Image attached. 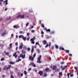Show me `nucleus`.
Wrapping results in <instances>:
<instances>
[{
	"label": "nucleus",
	"mask_w": 78,
	"mask_h": 78,
	"mask_svg": "<svg viewBox=\"0 0 78 78\" xmlns=\"http://www.w3.org/2000/svg\"><path fill=\"white\" fill-rule=\"evenodd\" d=\"M69 55L70 56H72V54H69Z\"/></svg>",
	"instance_id": "774afa93"
},
{
	"label": "nucleus",
	"mask_w": 78,
	"mask_h": 78,
	"mask_svg": "<svg viewBox=\"0 0 78 78\" xmlns=\"http://www.w3.org/2000/svg\"><path fill=\"white\" fill-rule=\"evenodd\" d=\"M70 75V73H68L67 75L68 76V77H69V75Z\"/></svg>",
	"instance_id": "c03bdc74"
},
{
	"label": "nucleus",
	"mask_w": 78,
	"mask_h": 78,
	"mask_svg": "<svg viewBox=\"0 0 78 78\" xmlns=\"http://www.w3.org/2000/svg\"><path fill=\"white\" fill-rule=\"evenodd\" d=\"M5 55H7V56H9V53L6 52Z\"/></svg>",
	"instance_id": "cd10ccee"
},
{
	"label": "nucleus",
	"mask_w": 78,
	"mask_h": 78,
	"mask_svg": "<svg viewBox=\"0 0 78 78\" xmlns=\"http://www.w3.org/2000/svg\"><path fill=\"white\" fill-rule=\"evenodd\" d=\"M43 44L44 45H45V44H47V41L45 40L43 42Z\"/></svg>",
	"instance_id": "9b49d317"
},
{
	"label": "nucleus",
	"mask_w": 78,
	"mask_h": 78,
	"mask_svg": "<svg viewBox=\"0 0 78 78\" xmlns=\"http://www.w3.org/2000/svg\"><path fill=\"white\" fill-rule=\"evenodd\" d=\"M20 28V26H16V29H18V28Z\"/></svg>",
	"instance_id": "bb28decb"
},
{
	"label": "nucleus",
	"mask_w": 78,
	"mask_h": 78,
	"mask_svg": "<svg viewBox=\"0 0 78 78\" xmlns=\"http://www.w3.org/2000/svg\"><path fill=\"white\" fill-rule=\"evenodd\" d=\"M56 69V66H53V70H55Z\"/></svg>",
	"instance_id": "4468645a"
},
{
	"label": "nucleus",
	"mask_w": 78,
	"mask_h": 78,
	"mask_svg": "<svg viewBox=\"0 0 78 78\" xmlns=\"http://www.w3.org/2000/svg\"><path fill=\"white\" fill-rule=\"evenodd\" d=\"M41 34H44V32L43 31H41Z\"/></svg>",
	"instance_id": "bf43d9fd"
},
{
	"label": "nucleus",
	"mask_w": 78,
	"mask_h": 78,
	"mask_svg": "<svg viewBox=\"0 0 78 78\" xmlns=\"http://www.w3.org/2000/svg\"><path fill=\"white\" fill-rule=\"evenodd\" d=\"M23 55L22 54H21L20 55V57H22V56Z\"/></svg>",
	"instance_id": "09e8293b"
},
{
	"label": "nucleus",
	"mask_w": 78,
	"mask_h": 78,
	"mask_svg": "<svg viewBox=\"0 0 78 78\" xmlns=\"http://www.w3.org/2000/svg\"><path fill=\"white\" fill-rule=\"evenodd\" d=\"M31 65H34V63L31 62Z\"/></svg>",
	"instance_id": "603ef678"
},
{
	"label": "nucleus",
	"mask_w": 78,
	"mask_h": 78,
	"mask_svg": "<svg viewBox=\"0 0 78 78\" xmlns=\"http://www.w3.org/2000/svg\"><path fill=\"white\" fill-rule=\"evenodd\" d=\"M23 47H22V46L20 45L19 47V49H22Z\"/></svg>",
	"instance_id": "ddd939ff"
},
{
	"label": "nucleus",
	"mask_w": 78,
	"mask_h": 78,
	"mask_svg": "<svg viewBox=\"0 0 78 78\" xmlns=\"http://www.w3.org/2000/svg\"><path fill=\"white\" fill-rule=\"evenodd\" d=\"M30 48H27V51H30Z\"/></svg>",
	"instance_id": "a878e982"
},
{
	"label": "nucleus",
	"mask_w": 78,
	"mask_h": 78,
	"mask_svg": "<svg viewBox=\"0 0 78 78\" xmlns=\"http://www.w3.org/2000/svg\"><path fill=\"white\" fill-rule=\"evenodd\" d=\"M44 30H45V31H46L47 30V28H46V27H45L44 28Z\"/></svg>",
	"instance_id": "a18cd8bd"
},
{
	"label": "nucleus",
	"mask_w": 78,
	"mask_h": 78,
	"mask_svg": "<svg viewBox=\"0 0 78 78\" xmlns=\"http://www.w3.org/2000/svg\"><path fill=\"white\" fill-rule=\"evenodd\" d=\"M61 49L62 50L65 51V49H64V48H62V46H61L59 48V50H61Z\"/></svg>",
	"instance_id": "0eeeda50"
},
{
	"label": "nucleus",
	"mask_w": 78,
	"mask_h": 78,
	"mask_svg": "<svg viewBox=\"0 0 78 78\" xmlns=\"http://www.w3.org/2000/svg\"><path fill=\"white\" fill-rule=\"evenodd\" d=\"M24 73L25 75H27V71H24Z\"/></svg>",
	"instance_id": "4be33fe9"
},
{
	"label": "nucleus",
	"mask_w": 78,
	"mask_h": 78,
	"mask_svg": "<svg viewBox=\"0 0 78 78\" xmlns=\"http://www.w3.org/2000/svg\"><path fill=\"white\" fill-rule=\"evenodd\" d=\"M24 16H25V14H23V15H20L17 16V17H16V18H18L19 17H20L21 18L23 19V18H24Z\"/></svg>",
	"instance_id": "20e7f679"
},
{
	"label": "nucleus",
	"mask_w": 78,
	"mask_h": 78,
	"mask_svg": "<svg viewBox=\"0 0 78 78\" xmlns=\"http://www.w3.org/2000/svg\"><path fill=\"white\" fill-rule=\"evenodd\" d=\"M59 69H57L56 70H55V72H59Z\"/></svg>",
	"instance_id": "f3484780"
},
{
	"label": "nucleus",
	"mask_w": 78,
	"mask_h": 78,
	"mask_svg": "<svg viewBox=\"0 0 78 78\" xmlns=\"http://www.w3.org/2000/svg\"><path fill=\"white\" fill-rule=\"evenodd\" d=\"M9 64H13V63L12 62H9Z\"/></svg>",
	"instance_id": "58836bf2"
},
{
	"label": "nucleus",
	"mask_w": 78,
	"mask_h": 78,
	"mask_svg": "<svg viewBox=\"0 0 78 78\" xmlns=\"http://www.w3.org/2000/svg\"><path fill=\"white\" fill-rule=\"evenodd\" d=\"M49 69L48 68H47L46 69H45V70L46 71H48V70H49Z\"/></svg>",
	"instance_id": "72a5a7b5"
},
{
	"label": "nucleus",
	"mask_w": 78,
	"mask_h": 78,
	"mask_svg": "<svg viewBox=\"0 0 78 78\" xmlns=\"http://www.w3.org/2000/svg\"><path fill=\"white\" fill-rule=\"evenodd\" d=\"M8 10V9L6 8L5 9V11H7Z\"/></svg>",
	"instance_id": "0e129e2a"
},
{
	"label": "nucleus",
	"mask_w": 78,
	"mask_h": 78,
	"mask_svg": "<svg viewBox=\"0 0 78 78\" xmlns=\"http://www.w3.org/2000/svg\"><path fill=\"white\" fill-rule=\"evenodd\" d=\"M15 45H16V46H17V45H18V43H16Z\"/></svg>",
	"instance_id": "de8ad7c7"
},
{
	"label": "nucleus",
	"mask_w": 78,
	"mask_h": 78,
	"mask_svg": "<svg viewBox=\"0 0 78 78\" xmlns=\"http://www.w3.org/2000/svg\"><path fill=\"white\" fill-rule=\"evenodd\" d=\"M65 51L66 53H69V51L68 50H65Z\"/></svg>",
	"instance_id": "b1692460"
},
{
	"label": "nucleus",
	"mask_w": 78,
	"mask_h": 78,
	"mask_svg": "<svg viewBox=\"0 0 78 78\" xmlns=\"http://www.w3.org/2000/svg\"><path fill=\"white\" fill-rule=\"evenodd\" d=\"M35 44L36 45H39V43L38 42H36Z\"/></svg>",
	"instance_id": "c9c22d12"
},
{
	"label": "nucleus",
	"mask_w": 78,
	"mask_h": 78,
	"mask_svg": "<svg viewBox=\"0 0 78 78\" xmlns=\"http://www.w3.org/2000/svg\"><path fill=\"white\" fill-rule=\"evenodd\" d=\"M17 57V55H16L15 56V58H16Z\"/></svg>",
	"instance_id": "864d4df0"
},
{
	"label": "nucleus",
	"mask_w": 78,
	"mask_h": 78,
	"mask_svg": "<svg viewBox=\"0 0 78 78\" xmlns=\"http://www.w3.org/2000/svg\"><path fill=\"white\" fill-rule=\"evenodd\" d=\"M30 40L31 41L32 44H34V43H35V42H34V38H31L30 39Z\"/></svg>",
	"instance_id": "39448f33"
},
{
	"label": "nucleus",
	"mask_w": 78,
	"mask_h": 78,
	"mask_svg": "<svg viewBox=\"0 0 78 78\" xmlns=\"http://www.w3.org/2000/svg\"><path fill=\"white\" fill-rule=\"evenodd\" d=\"M35 56H36V53H35L34 55V56H33L34 58H35Z\"/></svg>",
	"instance_id": "4c0bfd02"
},
{
	"label": "nucleus",
	"mask_w": 78,
	"mask_h": 78,
	"mask_svg": "<svg viewBox=\"0 0 78 78\" xmlns=\"http://www.w3.org/2000/svg\"><path fill=\"white\" fill-rule=\"evenodd\" d=\"M22 54H25V51H23V50H22Z\"/></svg>",
	"instance_id": "c85d7f7f"
},
{
	"label": "nucleus",
	"mask_w": 78,
	"mask_h": 78,
	"mask_svg": "<svg viewBox=\"0 0 78 78\" xmlns=\"http://www.w3.org/2000/svg\"><path fill=\"white\" fill-rule=\"evenodd\" d=\"M61 64H64V62H62L60 63Z\"/></svg>",
	"instance_id": "473e14b6"
},
{
	"label": "nucleus",
	"mask_w": 78,
	"mask_h": 78,
	"mask_svg": "<svg viewBox=\"0 0 78 78\" xmlns=\"http://www.w3.org/2000/svg\"><path fill=\"white\" fill-rule=\"evenodd\" d=\"M2 77H3V78H4V77H5V75H3Z\"/></svg>",
	"instance_id": "69168bd1"
},
{
	"label": "nucleus",
	"mask_w": 78,
	"mask_h": 78,
	"mask_svg": "<svg viewBox=\"0 0 78 78\" xmlns=\"http://www.w3.org/2000/svg\"><path fill=\"white\" fill-rule=\"evenodd\" d=\"M5 59V58H1V61H3V60H4Z\"/></svg>",
	"instance_id": "6ab92c4d"
},
{
	"label": "nucleus",
	"mask_w": 78,
	"mask_h": 78,
	"mask_svg": "<svg viewBox=\"0 0 78 78\" xmlns=\"http://www.w3.org/2000/svg\"><path fill=\"white\" fill-rule=\"evenodd\" d=\"M32 33H34V30H32Z\"/></svg>",
	"instance_id": "680f3d73"
},
{
	"label": "nucleus",
	"mask_w": 78,
	"mask_h": 78,
	"mask_svg": "<svg viewBox=\"0 0 78 78\" xmlns=\"http://www.w3.org/2000/svg\"><path fill=\"white\" fill-rule=\"evenodd\" d=\"M33 51H34V49L32 48L31 51V53H33Z\"/></svg>",
	"instance_id": "2f4dec72"
},
{
	"label": "nucleus",
	"mask_w": 78,
	"mask_h": 78,
	"mask_svg": "<svg viewBox=\"0 0 78 78\" xmlns=\"http://www.w3.org/2000/svg\"><path fill=\"white\" fill-rule=\"evenodd\" d=\"M3 45L2 44H0V47H3Z\"/></svg>",
	"instance_id": "13d9d810"
},
{
	"label": "nucleus",
	"mask_w": 78,
	"mask_h": 78,
	"mask_svg": "<svg viewBox=\"0 0 78 78\" xmlns=\"http://www.w3.org/2000/svg\"><path fill=\"white\" fill-rule=\"evenodd\" d=\"M69 75H70V76H71V77H72V76H74V75H73V73H71V72H70V73H69Z\"/></svg>",
	"instance_id": "1a4fd4ad"
},
{
	"label": "nucleus",
	"mask_w": 78,
	"mask_h": 78,
	"mask_svg": "<svg viewBox=\"0 0 78 78\" xmlns=\"http://www.w3.org/2000/svg\"><path fill=\"white\" fill-rule=\"evenodd\" d=\"M11 78H14V77H13V76H12V75H11Z\"/></svg>",
	"instance_id": "49530a36"
},
{
	"label": "nucleus",
	"mask_w": 78,
	"mask_h": 78,
	"mask_svg": "<svg viewBox=\"0 0 78 78\" xmlns=\"http://www.w3.org/2000/svg\"><path fill=\"white\" fill-rule=\"evenodd\" d=\"M11 65H9V66L8 67H7L6 66H4V67L3 68V70H5V69H6V70H8V69H10V68H11Z\"/></svg>",
	"instance_id": "f257e3e1"
},
{
	"label": "nucleus",
	"mask_w": 78,
	"mask_h": 78,
	"mask_svg": "<svg viewBox=\"0 0 78 78\" xmlns=\"http://www.w3.org/2000/svg\"><path fill=\"white\" fill-rule=\"evenodd\" d=\"M46 31H47V32H50V29H47V30H46Z\"/></svg>",
	"instance_id": "393cba45"
},
{
	"label": "nucleus",
	"mask_w": 78,
	"mask_h": 78,
	"mask_svg": "<svg viewBox=\"0 0 78 78\" xmlns=\"http://www.w3.org/2000/svg\"><path fill=\"white\" fill-rule=\"evenodd\" d=\"M34 28V26H32L31 27V29H32V28Z\"/></svg>",
	"instance_id": "052dcab7"
},
{
	"label": "nucleus",
	"mask_w": 78,
	"mask_h": 78,
	"mask_svg": "<svg viewBox=\"0 0 78 78\" xmlns=\"http://www.w3.org/2000/svg\"><path fill=\"white\" fill-rule=\"evenodd\" d=\"M48 45H49L48 44H47V45L45 46L46 48H47V47H48Z\"/></svg>",
	"instance_id": "6e6d98bb"
},
{
	"label": "nucleus",
	"mask_w": 78,
	"mask_h": 78,
	"mask_svg": "<svg viewBox=\"0 0 78 78\" xmlns=\"http://www.w3.org/2000/svg\"><path fill=\"white\" fill-rule=\"evenodd\" d=\"M58 46H57V45L55 46V47L57 48V49L58 48Z\"/></svg>",
	"instance_id": "ea45409f"
},
{
	"label": "nucleus",
	"mask_w": 78,
	"mask_h": 78,
	"mask_svg": "<svg viewBox=\"0 0 78 78\" xmlns=\"http://www.w3.org/2000/svg\"><path fill=\"white\" fill-rule=\"evenodd\" d=\"M33 59H34V58L32 57L31 59V61H33Z\"/></svg>",
	"instance_id": "8fccbe9b"
},
{
	"label": "nucleus",
	"mask_w": 78,
	"mask_h": 78,
	"mask_svg": "<svg viewBox=\"0 0 78 78\" xmlns=\"http://www.w3.org/2000/svg\"><path fill=\"white\" fill-rule=\"evenodd\" d=\"M41 26H42V27H43V28H44V24H42Z\"/></svg>",
	"instance_id": "a19ab883"
},
{
	"label": "nucleus",
	"mask_w": 78,
	"mask_h": 78,
	"mask_svg": "<svg viewBox=\"0 0 78 78\" xmlns=\"http://www.w3.org/2000/svg\"><path fill=\"white\" fill-rule=\"evenodd\" d=\"M59 75H60V76H62V73L60 72L59 73Z\"/></svg>",
	"instance_id": "aec40b11"
},
{
	"label": "nucleus",
	"mask_w": 78,
	"mask_h": 78,
	"mask_svg": "<svg viewBox=\"0 0 78 78\" xmlns=\"http://www.w3.org/2000/svg\"><path fill=\"white\" fill-rule=\"evenodd\" d=\"M29 24V23H27L26 24V26L27 27V26H28Z\"/></svg>",
	"instance_id": "7c9ffc66"
},
{
	"label": "nucleus",
	"mask_w": 78,
	"mask_h": 78,
	"mask_svg": "<svg viewBox=\"0 0 78 78\" xmlns=\"http://www.w3.org/2000/svg\"><path fill=\"white\" fill-rule=\"evenodd\" d=\"M32 58V57L30 56L29 57V59H31Z\"/></svg>",
	"instance_id": "3c124183"
},
{
	"label": "nucleus",
	"mask_w": 78,
	"mask_h": 78,
	"mask_svg": "<svg viewBox=\"0 0 78 78\" xmlns=\"http://www.w3.org/2000/svg\"><path fill=\"white\" fill-rule=\"evenodd\" d=\"M16 27H17V26L15 25V26H13V27L14 28H16Z\"/></svg>",
	"instance_id": "e433bc0d"
},
{
	"label": "nucleus",
	"mask_w": 78,
	"mask_h": 78,
	"mask_svg": "<svg viewBox=\"0 0 78 78\" xmlns=\"http://www.w3.org/2000/svg\"><path fill=\"white\" fill-rule=\"evenodd\" d=\"M19 38H21V37L23 39L24 41H25L26 40H27V37H25L24 36L22 35H20L19 36Z\"/></svg>",
	"instance_id": "7ed1b4c3"
},
{
	"label": "nucleus",
	"mask_w": 78,
	"mask_h": 78,
	"mask_svg": "<svg viewBox=\"0 0 78 78\" xmlns=\"http://www.w3.org/2000/svg\"><path fill=\"white\" fill-rule=\"evenodd\" d=\"M51 49H52V50H53V49H54V46H52Z\"/></svg>",
	"instance_id": "79ce46f5"
},
{
	"label": "nucleus",
	"mask_w": 78,
	"mask_h": 78,
	"mask_svg": "<svg viewBox=\"0 0 78 78\" xmlns=\"http://www.w3.org/2000/svg\"><path fill=\"white\" fill-rule=\"evenodd\" d=\"M16 54H17V53L16 52H15L14 54H13V56H16Z\"/></svg>",
	"instance_id": "5701e85b"
},
{
	"label": "nucleus",
	"mask_w": 78,
	"mask_h": 78,
	"mask_svg": "<svg viewBox=\"0 0 78 78\" xmlns=\"http://www.w3.org/2000/svg\"><path fill=\"white\" fill-rule=\"evenodd\" d=\"M46 38H47V39H48V38H49V36H48V35H46Z\"/></svg>",
	"instance_id": "f704fd0d"
},
{
	"label": "nucleus",
	"mask_w": 78,
	"mask_h": 78,
	"mask_svg": "<svg viewBox=\"0 0 78 78\" xmlns=\"http://www.w3.org/2000/svg\"><path fill=\"white\" fill-rule=\"evenodd\" d=\"M49 47H50V46H51V43H49Z\"/></svg>",
	"instance_id": "4d7b16f0"
},
{
	"label": "nucleus",
	"mask_w": 78,
	"mask_h": 78,
	"mask_svg": "<svg viewBox=\"0 0 78 78\" xmlns=\"http://www.w3.org/2000/svg\"><path fill=\"white\" fill-rule=\"evenodd\" d=\"M47 74H46V73H44V76L45 77V76H47Z\"/></svg>",
	"instance_id": "c756f323"
},
{
	"label": "nucleus",
	"mask_w": 78,
	"mask_h": 78,
	"mask_svg": "<svg viewBox=\"0 0 78 78\" xmlns=\"http://www.w3.org/2000/svg\"><path fill=\"white\" fill-rule=\"evenodd\" d=\"M12 43L10 44L9 47H10V48H11L12 47Z\"/></svg>",
	"instance_id": "412c9836"
},
{
	"label": "nucleus",
	"mask_w": 78,
	"mask_h": 78,
	"mask_svg": "<svg viewBox=\"0 0 78 78\" xmlns=\"http://www.w3.org/2000/svg\"><path fill=\"white\" fill-rule=\"evenodd\" d=\"M25 57V55L24 54L23 55V56H22V58L24 59Z\"/></svg>",
	"instance_id": "2eb2a0df"
},
{
	"label": "nucleus",
	"mask_w": 78,
	"mask_h": 78,
	"mask_svg": "<svg viewBox=\"0 0 78 78\" xmlns=\"http://www.w3.org/2000/svg\"><path fill=\"white\" fill-rule=\"evenodd\" d=\"M18 60L17 61V62H19V61H21V59H20V57L19 56H18Z\"/></svg>",
	"instance_id": "9d476101"
},
{
	"label": "nucleus",
	"mask_w": 78,
	"mask_h": 78,
	"mask_svg": "<svg viewBox=\"0 0 78 78\" xmlns=\"http://www.w3.org/2000/svg\"><path fill=\"white\" fill-rule=\"evenodd\" d=\"M32 11V10H29V12H31Z\"/></svg>",
	"instance_id": "e2e57ef3"
},
{
	"label": "nucleus",
	"mask_w": 78,
	"mask_h": 78,
	"mask_svg": "<svg viewBox=\"0 0 78 78\" xmlns=\"http://www.w3.org/2000/svg\"><path fill=\"white\" fill-rule=\"evenodd\" d=\"M67 67V66H66L63 68H62V70H65V69H66Z\"/></svg>",
	"instance_id": "6e6552de"
},
{
	"label": "nucleus",
	"mask_w": 78,
	"mask_h": 78,
	"mask_svg": "<svg viewBox=\"0 0 78 78\" xmlns=\"http://www.w3.org/2000/svg\"><path fill=\"white\" fill-rule=\"evenodd\" d=\"M74 69H76V70H78V68L76 67V66H75Z\"/></svg>",
	"instance_id": "a211bd4d"
},
{
	"label": "nucleus",
	"mask_w": 78,
	"mask_h": 78,
	"mask_svg": "<svg viewBox=\"0 0 78 78\" xmlns=\"http://www.w3.org/2000/svg\"><path fill=\"white\" fill-rule=\"evenodd\" d=\"M1 36H2L4 37V36H5V34H4V33H3V34H1Z\"/></svg>",
	"instance_id": "dca6fc26"
},
{
	"label": "nucleus",
	"mask_w": 78,
	"mask_h": 78,
	"mask_svg": "<svg viewBox=\"0 0 78 78\" xmlns=\"http://www.w3.org/2000/svg\"><path fill=\"white\" fill-rule=\"evenodd\" d=\"M42 57V56L41 55L39 56V57L37 58V63H42V62L41 61V57Z\"/></svg>",
	"instance_id": "f03ea898"
},
{
	"label": "nucleus",
	"mask_w": 78,
	"mask_h": 78,
	"mask_svg": "<svg viewBox=\"0 0 78 78\" xmlns=\"http://www.w3.org/2000/svg\"><path fill=\"white\" fill-rule=\"evenodd\" d=\"M37 53H40V51L39 50V49H37Z\"/></svg>",
	"instance_id": "37998d69"
},
{
	"label": "nucleus",
	"mask_w": 78,
	"mask_h": 78,
	"mask_svg": "<svg viewBox=\"0 0 78 78\" xmlns=\"http://www.w3.org/2000/svg\"><path fill=\"white\" fill-rule=\"evenodd\" d=\"M8 31H5L4 32V33L5 34H8Z\"/></svg>",
	"instance_id": "f8f14e48"
},
{
	"label": "nucleus",
	"mask_w": 78,
	"mask_h": 78,
	"mask_svg": "<svg viewBox=\"0 0 78 78\" xmlns=\"http://www.w3.org/2000/svg\"><path fill=\"white\" fill-rule=\"evenodd\" d=\"M31 70V68H29V69H28L29 71H30V70Z\"/></svg>",
	"instance_id": "5fc2aeb1"
},
{
	"label": "nucleus",
	"mask_w": 78,
	"mask_h": 78,
	"mask_svg": "<svg viewBox=\"0 0 78 78\" xmlns=\"http://www.w3.org/2000/svg\"><path fill=\"white\" fill-rule=\"evenodd\" d=\"M3 20V19L2 18L0 19V21H2Z\"/></svg>",
	"instance_id": "338daca9"
},
{
	"label": "nucleus",
	"mask_w": 78,
	"mask_h": 78,
	"mask_svg": "<svg viewBox=\"0 0 78 78\" xmlns=\"http://www.w3.org/2000/svg\"><path fill=\"white\" fill-rule=\"evenodd\" d=\"M38 74L40 75L41 76H42V75L43 74V72L42 71H40L39 72Z\"/></svg>",
	"instance_id": "423d86ee"
}]
</instances>
